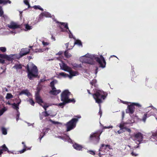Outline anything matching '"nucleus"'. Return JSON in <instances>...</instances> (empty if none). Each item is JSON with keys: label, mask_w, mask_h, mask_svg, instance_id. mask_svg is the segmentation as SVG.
Wrapping results in <instances>:
<instances>
[{"label": "nucleus", "mask_w": 157, "mask_h": 157, "mask_svg": "<svg viewBox=\"0 0 157 157\" xmlns=\"http://www.w3.org/2000/svg\"><path fill=\"white\" fill-rule=\"evenodd\" d=\"M26 69L27 71L28 77L30 80L37 77L38 75V69L37 67L33 63H29Z\"/></svg>", "instance_id": "f257e3e1"}, {"label": "nucleus", "mask_w": 157, "mask_h": 157, "mask_svg": "<svg viewBox=\"0 0 157 157\" xmlns=\"http://www.w3.org/2000/svg\"><path fill=\"white\" fill-rule=\"evenodd\" d=\"M107 95V92L100 90H97L95 93L92 94L96 102L99 104L100 107L101 104L103 102V101L106 98Z\"/></svg>", "instance_id": "f03ea898"}, {"label": "nucleus", "mask_w": 157, "mask_h": 157, "mask_svg": "<svg viewBox=\"0 0 157 157\" xmlns=\"http://www.w3.org/2000/svg\"><path fill=\"white\" fill-rule=\"evenodd\" d=\"M75 117L67 123L66 126L67 131H70L75 127L76 124L78 121V119L81 118V117L80 116H75Z\"/></svg>", "instance_id": "7ed1b4c3"}, {"label": "nucleus", "mask_w": 157, "mask_h": 157, "mask_svg": "<svg viewBox=\"0 0 157 157\" xmlns=\"http://www.w3.org/2000/svg\"><path fill=\"white\" fill-rule=\"evenodd\" d=\"M135 106L138 108L141 107V105L139 103H132V104L128 105L127 109L126 110V113H129L130 114H133L135 111Z\"/></svg>", "instance_id": "20e7f679"}, {"label": "nucleus", "mask_w": 157, "mask_h": 157, "mask_svg": "<svg viewBox=\"0 0 157 157\" xmlns=\"http://www.w3.org/2000/svg\"><path fill=\"white\" fill-rule=\"evenodd\" d=\"M109 149L113 150V148L111 147L110 146L108 145H105L103 144L101 145L99 151H100L99 154V155H103L101 153V152H107L109 151Z\"/></svg>", "instance_id": "39448f33"}, {"label": "nucleus", "mask_w": 157, "mask_h": 157, "mask_svg": "<svg viewBox=\"0 0 157 157\" xmlns=\"http://www.w3.org/2000/svg\"><path fill=\"white\" fill-rule=\"evenodd\" d=\"M70 94V92L68 90H65L63 91L61 94V101L66 102L69 98Z\"/></svg>", "instance_id": "423d86ee"}, {"label": "nucleus", "mask_w": 157, "mask_h": 157, "mask_svg": "<svg viewBox=\"0 0 157 157\" xmlns=\"http://www.w3.org/2000/svg\"><path fill=\"white\" fill-rule=\"evenodd\" d=\"M110 128V126L103 127L102 129L99 130L94 133H93V134L90 135V137H99L100 135L103 131V130L105 129H109Z\"/></svg>", "instance_id": "0eeeda50"}, {"label": "nucleus", "mask_w": 157, "mask_h": 157, "mask_svg": "<svg viewBox=\"0 0 157 157\" xmlns=\"http://www.w3.org/2000/svg\"><path fill=\"white\" fill-rule=\"evenodd\" d=\"M100 57L101 59L98 57H96L95 58V59L99 63L100 67L104 68L105 67L106 64L105 61L102 56H101Z\"/></svg>", "instance_id": "6e6552de"}, {"label": "nucleus", "mask_w": 157, "mask_h": 157, "mask_svg": "<svg viewBox=\"0 0 157 157\" xmlns=\"http://www.w3.org/2000/svg\"><path fill=\"white\" fill-rule=\"evenodd\" d=\"M80 61L82 63H86L90 64H93L92 60L86 56V55L83 56L80 58Z\"/></svg>", "instance_id": "1a4fd4ad"}, {"label": "nucleus", "mask_w": 157, "mask_h": 157, "mask_svg": "<svg viewBox=\"0 0 157 157\" xmlns=\"http://www.w3.org/2000/svg\"><path fill=\"white\" fill-rule=\"evenodd\" d=\"M30 51V49L27 48H23L21 49L19 53L20 57H21L24 56L29 54Z\"/></svg>", "instance_id": "9d476101"}, {"label": "nucleus", "mask_w": 157, "mask_h": 157, "mask_svg": "<svg viewBox=\"0 0 157 157\" xmlns=\"http://www.w3.org/2000/svg\"><path fill=\"white\" fill-rule=\"evenodd\" d=\"M39 90L36 93L35 95V99L37 103L41 105L42 103H43V101L40 97L39 94Z\"/></svg>", "instance_id": "9b49d317"}, {"label": "nucleus", "mask_w": 157, "mask_h": 157, "mask_svg": "<svg viewBox=\"0 0 157 157\" xmlns=\"http://www.w3.org/2000/svg\"><path fill=\"white\" fill-rule=\"evenodd\" d=\"M8 27L10 29H15L20 28L21 26L17 24L16 23L12 21L11 22L10 25H8Z\"/></svg>", "instance_id": "f8f14e48"}, {"label": "nucleus", "mask_w": 157, "mask_h": 157, "mask_svg": "<svg viewBox=\"0 0 157 157\" xmlns=\"http://www.w3.org/2000/svg\"><path fill=\"white\" fill-rule=\"evenodd\" d=\"M60 67L62 69L67 72L69 71V70L71 68L70 67L67 66L66 64L63 63L62 65H60Z\"/></svg>", "instance_id": "ddd939ff"}, {"label": "nucleus", "mask_w": 157, "mask_h": 157, "mask_svg": "<svg viewBox=\"0 0 157 157\" xmlns=\"http://www.w3.org/2000/svg\"><path fill=\"white\" fill-rule=\"evenodd\" d=\"M2 151H7V152L9 153H12V152H10L8 150V148L6 146L5 144H4L3 145L2 147H0V156L2 155V154L3 153Z\"/></svg>", "instance_id": "4468645a"}, {"label": "nucleus", "mask_w": 157, "mask_h": 157, "mask_svg": "<svg viewBox=\"0 0 157 157\" xmlns=\"http://www.w3.org/2000/svg\"><path fill=\"white\" fill-rule=\"evenodd\" d=\"M59 24L61 25H62L64 27L67 29H68L69 32L70 33L69 34V37L70 38H72L73 37V35L71 33L70 31L69 30V28L68 27V24L67 23H65L63 22H60Z\"/></svg>", "instance_id": "2eb2a0df"}, {"label": "nucleus", "mask_w": 157, "mask_h": 157, "mask_svg": "<svg viewBox=\"0 0 157 157\" xmlns=\"http://www.w3.org/2000/svg\"><path fill=\"white\" fill-rule=\"evenodd\" d=\"M68 72L69 73L70 75H68V77L71 78L73 76H75L78 75V72L77 71H74L71 70V69L69 70Z\"/></svg>", "instance_id": "dca6fc26"}, {"label": "nucleus", "mask_w": 157, "mask_h": 157, "mask_svg": "<svg viewBox=\"0 0 157 157\" xmlns=\"http://www.w3.org/2000/svg\"><path fill=\"white\" fill-rule=\"evenodd\" d=\"M14 56V54H10L9 55H6L5 59H6L8 61L12 62L14 59L13 57Z\"/></svg>", "instance_id": "f3484780"}, {"label": "nucleus", "mask_w": 157, "mask_h": 157, "mask_svg": "<svg viewBox=\"0 0 157 157\" xmlns=\"http://www.w3.org/2000/svg\"><path fill=\"white\" fill-rule=\"evenodd\" d=\"M73 146L74 148L78 151H82L83 148L82 146L75 143L73 144Z\"/></svg>", "instance_id": "a211bd4d"}, {"label": "nucleus", "mask_w": 157, "mask_h": 157, "mask_svg": "<svg viewBox=\"0 0 157 157\" xmlns=\"http://www.w3.org/2000/svg\"><path fill=\"white\" fill-rule=\"evenodd\" d=\"M61 92V90H56V88L50 91V93L53 95H57L59 94Z\"/></svg>", "instance_id": "6ab92c4d"}, {"label": "nucleus", "mask_w": 157, "mask_h": 157, "mask_svg": "<svg viewBox=\"0 0 157 157\" xmlns=\"http://www.w3.org/2000/svg\"><path fill=\"white\" fill-rule=\"evenodd\" d=\"M133 140L137 144H139L142 143V138H132Z\"/></svg>", "instance_id": "aec40b11"}, {"label": "nucleus", "mask_w": 157, "mask_h": 157, "mask_svg": "<svg viewBox=\"0 0 157 157\" xmlns=\"http://www.w3.org/2000/svg\"><path fill=\"white\" fill-rule=\"evenodd\" d=\"M22 144L24 145V148L22 150L19 151V152L21 154L23 153L27 150H30L31 147L28 148L27 147H26V145L24 143V142H22Z\"/></svg>", "instance_id": "412c9836"}, {"label": "nucleus", "mask_w": 157, "mask_h": 157, "mask_svg": "<svg viewBox=\"0 0 157 157\" xmlns=\"http://www.w3.org/2000/svg\"><path fill=\"white\" fill-rule=\"evenodd\" d=\"M57 81L55 79L52 81L50 83V86L52 90L55 88V84L57 83Z\"/></svg>", "instance_id": "4be33fe9"}, {"label": "nucleus", "mask_w": 157, "mask_h": 157, "mask_svg": "<svg viewBox=\"0 0 157 157\" xmlns=\"http://www.w3.org/2000/svg\"><path fill=\"white\" fill-rule=\"evenodd\" d=\"M91 141L94 144L98 143L99 141L100 138H91Z\"/></svg>", "instance_id": "5701e85b"}, {"label": "nucleus", "mask_w": 157, "mask_h": 157, "mask_svg": "<svg viewBox=\"0 0 157 157\" xmlns=\"http://www.w3.org/2000/svg\"><path fill=\"white\" fill-rule=\"evenodd\" d=\"M7 3L10 4L11 2L9 0H0V4H3L4 5H6Z\"/></svg>", "instance_id": "b1692460"}, {"label": "nucleus", "mask_w": 157, "mask_h": 157, "mask_svg": "<svg viewBox=\"0 0 157 157\" xmlns=\"http://www.w3.org/2000/svg\"><path fill=\"white\" fill-rule=\"evenodd\" d=\"M11 105H12V108L13 109H16L17 111H18L19 109V106L15 103L12 104Z\"/></svg>", "instance_id": "393cba45"}, {"label": "nucleus", "mask_w": 157, "mask_h": 157, "mask_svg": "<svg viewBox=\"0 0 157 157\" xmlns=\"http://www.w3.org/2000/svg\"><path fill=\"white\" fill-rule=\"evenodd\" d=\"M13 68L16 69H21L22 68V65L21 64H16Z\"/></svg>", "instance_id": "a878e982"}, {"label": "nucleus", "mask_w": 157, "mask_h": 157, "mask_svg": "<svg viewBox=\"0 0 157 157\" xmlns=\"http://www.w3.org/2000/svg\"><path fill=\"white\" fill-rule=\"evenodd\" d=\"M62 139L65 141H67L68 143L74 144L72 140L70 138H62Z\"/></svg>", "instance_id": "bb28decb"}, {"label": "nucleus", "mask_w": 157, "mask_h": 157, "mask_svg": "<svg viewBox=\"0 0 157 157\" xmlns=\"http://www.w3.org/2000/svg\"><path fill=\"white\" fill-rule=\"evenodd\" d=\"M134 137H143V136L141 132H138L135 135Z\"/></svg>", "instance_id": "cd10ccee"}, {"label": "nucleus", "mask_w": 157, "mask_h": 157, "mask_svg": "<svg viewBox=\"0 0 157 157\" xmlns=\"http://www.w3.org/2000/svg\"><path fill=\"white\" fill-rule=\"evenodd\" d=\"M77 44L79 46H81L82 47V45L81 41L79 40H76L75 42L74 43V45Z\"/></svg>", "instance_id": "c85d7f7f"}, {"label": "nucleus", "mask_w": 157, "mask_h": 157, "mask_svg": "<svg viewBox=\"0 0 157 157\" xmlns=\"http://www.w3.org/2000/svg\"><path fill=\"white\" fill-rule=\"evenodd\" d=\"M13 98V96L10 93H7L6 97V98L7 99H10Z\"/></svg>", "instance_id": "c756f323"}, {"label": "nucleus", "mask_w": 157, "mask_h": 157, "mask_svg": "<svg viewBox=\"0 0 157 157\" xmlns=\"http://www.w3.org/2000/svg\"><path fill=\"white\" fill-rule=\"evenodd\" d=\"M33 8H34L35 10H40L41 11H43V9L42 8L40 7L39 5L34 6L32 7Z\"/></svg>", "instance_id": "7c9ffc66"}, {"label": "nucleus", "mask_w": 157, "mask_h": 157, "mask_svg": "<svg viewBox=\"0 0 157 157\" xmlns=\"http://www.w3.org/2000/svg\"><path fill=\"white\" fill-rule=\"evenodd\" d=\"M64 55L66 57L68 58H70L71 56V55L69 54L67 51H66L64 52Z\"/></svg>", "instance_id": "2f4dec72"}, {"label": "nucleus", "mask_w": 157, "mask_h": 157, "mask_svg": "<svg viewBox=\"0 0 157 157\" xmlns=\"http://www.w3.org/2000/svg\"><path fill=\"white\" fill-rule=\"evenodd\" d=\"M29 93L28 91L27 90H23L20 93V94L21 95L22 94H25L27 95H28Z\"/></svg>", "instance_id": "473e14b6"}, {"label": "nucleus", "mask_w": 157, "mask_h": 157, "mask_svg": "<svg viewBox=\"0 0 157 157\" xmlns=\"http://www.w3.org/2000/svg\"><path fill=\"white\" fill-rule=\"evenodd\" d=\"M63 102L62 103H59L58 104V106H60L62 108H63V106L67 103L65 101H62Z\"/></svg>", "instance_id": "72a5a7b5"}, {"label": "nucleus", "mask_w": 157, "mask_h": 157, "mask_svg": "<svg viewBox=\"0 0 157 157\" xmlns=\"http://www.w3.org/2000/svg\"><path fill=\"white\" fill-rule=\"evenodd\" d=\"M44 51V49L42 48L36 49L35 50V52H43Z\"/></svg>", "instance_id": "f704fd0d"}, {"label": "nucleus", "mask_w": 157, "mask_h": 157, "mask_svg": "<svg viewBox=\"0 0 157 157\" xmlns=\"http://www.w3.org/2000/svg\"><path fill=\"white\" fill-rule=\"evenodd\" d=\"M72 102L73 103H75V100L74 98L70 99L68 98L67 100L66 101L67 103H68Z\"/></svg>", "instance_id": "c9c22d12"}, {"label": "nucleus", "mask_w": 157, "mask_h": 157, "mask_svg": "<svg viewBox=\"0 0 157 157\" xmlns=\"http://www.w3.org/2000/svg\"><path fill=\"white\" fill-rule=\"evenodd\" d=\"M59 75L64 77H68V75L64 72H61L59 73Z\"/></svg>", "instance_id": "e433bc0d"}, {"label": "nucleus", "mask_w": 157, "mask_h": 157, "mask_svg": "<svg viewBox=\"0 0 157 157\" xmlns=\"http://www.w3.org/2000/svg\"><path fill=\"white\" fill-rule=\"evenodd\" d=\"M2 133L4 135H6L7 134V131L6 129L4 128H2Z\"/></svg>", "instance_id": "4c0bfd02"}, {"label": "nucleus", "mask_w": 157, "mask_h": 157, "mask_svg": "<svg viewBox=\"0 0 157 157\" xmlns=\"http://www.w3.org/2000/svg\"><path fill=\"white\" fill-rule=\"evenodd\" d=\"M6 110V109L4 107L2 109L0 110V116H1L4 113Z\"/></svg>", "instance_id": "58836bf2"}, {"label": "nucleus", "mask_w": 157, "mask_h": 157, "mask_svg": "<svg viewBox=\"0 0 157 157\" xmlns=\"http://www.w3.org/2000/svg\"><path fill=\"white\" fill-rule=\"evenodd\" d=\"M125 124L124 123H121L119 125V127L121 130H122L125 128V127H124Z\"/></svg>", "instance_id": "ea45409f"}, {"label": "nucleus", "mask_w": 157, "mask_h": 157, "mask_svg": "<svg viewBox=\"0 0 157 157\" xmlns=\"http://www.w3.org/2000/svg\"><path fill=\"white\" fill-rule=\"evenodd\" d=\"M147 117H148V116H147V113L145 114L143 117L142 118L143 121L144 122H145L146 121V119Z\"/></svg>", "instance_id": "a19ab883"}, {"label": "nucleus", "mask_w": 157, "mask_h": 157, "mask_svg": "<svg viewBox=\"0 0 157 157\" xmlns=\"http://www.w3.org/2000/svg\"><path fill=\"white\" fill-rule=\"evenodd\" d=\"M25 28L27 30H30L32 29V26H29L28 24H26L25 25Z\"/></svg>", "instance_id": "79ce46f5"}, {"label": "nucleus", "mask_w": 157, "mask_h": 157, "mask_svg": "<svg viewBox=\"0 0 157 157\" xmlns=\"http://www.w3.org/2000/svg\"><path fill=\"white\" fill-rule=\"evenodd\" d=\"M24 2L25 5L28 6V8H30L31 7L29 2L27 0H24Z\"/></svg>", "instance_id": "37998d69"}, {"label": "nucleus", "mask_w": 157, "mask_h": 157, "mask_svg": "<svg viewBox=\"0 0 157 157\" xmlns=\"http://www.w3.org/2000/svg\"><path fill=\"white\" fill-rule=\"evenodd\" d=\"M6 48L5 47H0V51L2 52H5L6 51Z\"/></svg>", "instance_id": "c03bdc74"}, {"label": "nucleus", "mask_w": 157, "mask_h": 157, "mask_svg": "<svg viewBox=\"0 0 157 157\" xmlns=\"http://www.w3.org/2000/svg\"><path fill=\"white\" fill-rule=\"evenodd\" d=\"M42 113L43 115L45 117H48L49 115V114H48L47 113V112L46 111H45V112H43Z\"/></svg>", "instance_id": "a18cd8bd"}, {"label": "nucleus", "mask_w": 157, "mask_h": 157, "mask_svg": "<svg viewBox=\"0 0 157 157\" xmlns=\"http://www.w3.org/2000/svg\"><path fill=\"white\" fill-rule=\"evenodd\" d=\"M40 105L44 108L45 111H46L47 108L48 107V106L47 105V104L46 103H45L44 105L41 104Z\"/></svg>", "instance_id": "49530a36"}, {"label": "nucleus", "mask_w": 157, "mask_h": 157, "mask_svg": "<svg viewBox=\"0 0 157 157\" xmlns=\"http://www.w3.org/2000/svg\"><path fill=\"white\" fill-rule=\"evenodd\" d=\"M87 152L93 155H94L95 154V151L93 150L88 151Z\"/></svg>", "instance_id": "de8ad7c7"}, {"label": "nucleus", "mask_w": 157, "mask_h": 157, "mask_svg": "<svg viewBox=\"0 0 157 157\" xmlns=\"http://www.w3.org/2000/svg\"><path fill=\"white\" fill-rule=\"evenodd\" d=\"M29 102L33 106L34 105L35 102L33 99H30L29 100Z\"/></svg>", "instance_id": "09e8293b"}, {"label": "nucleus", "mask_w": 157, "mask_h": 157, "mask_svg": "<svg viewBox=\"0 0 157 157\" xmlns=\"http://www.w3.org/2000/svg\"><path fill=\"white\" fill-rule=\"evenodd\" d=\"M45 130L44 129L43 130V132L41 133L40 134V136H41L40 137H43L44 136V135L45 134V132L44 131Z\"/></svg>", "instance_id": "8fccbe9b"}, {"label": "nucleus", "mask_w": 157, "mask_h": 157, "mask_svg": "<svg viewBox=\"0 0 157 157\" xmlns=\"http://www.w3.org/2000/svg\"><path fill=\"white\" fill-rule=\"evenodd\" d=\"M3 14V12L2 10V7L0 6V16L1 17Z\"/></svg>", "instance_id": "3c124183"}, {"label": "nucleus", "mask_w": 157, "mask_h": 157, "mask_svg": "<svg viewBox=\"0 0 157 157\" xmlns=\"http://www.w3.org/2000/svg\"><path fill=\"white\" fill-rule=\"evenodd\" d=\"M96 82V80L95 79H94V80H92V81L90 82V84L92 86H93L95 84V83Z\"/></svg>", "instance_id": "603ef678"}, {"label": "nucleus", "mask_w": 157, "mask_h": 157, "mask_svg": "<svg viewBox=\"0 0 157 157\" xmlns=\"http://www.w3.org/2000/svg\"><path fill=\"white\" fill-rule=\"evenodd\" d=\"M6 55V54H0V58L2 59H5Z\"/></svg>", "instance_id": "864d4df0"}, {"label": "nucleus", "mask_w": 157, "mask_h": 157, "mask_svg": "<svg viewBox=\"0 0 157 157\" xmlns=\"http://www.w3.org/2000/svg\"><path fill=\"white\" fill-rule=\"evenodd\" d=\"M126 131H127L128 132H131V130L130 128H129L126 127H125V128Z\"/></svg>", "instance_id": "5fc2aeb1"}, {"label": "nucleus", "mask_w": 157, "mask_h": 157, "mask_svg": "<svg viewBox=\"0 0 157 157\" xmlns=\"http://www.w3.org/2000/svg\"><path fill=\"white\" fill-rule=\"evenodd\" d=\"M5 63V61L4 59H0V63H1L2 64H4Z\"/></svg>", "instance_id": "6e6d98bb"}, {"label": "nucleus", "mask_w": 157, "mask_h": 157, "mask_svg": "<svg viewBox=\"0 0 157 157\" xmlns=\"http://www.w3.org/2000/svg\"><path fill=\"white\" fill-rule=\"evenodd\" d=\"M42 43L43 45L44 46H46L48 44V42H44V41L42 42Z\"/></svg>", "instance_id": "4d7b16f0"}, {"label": "nucleus", "mask_w": 157, "mask_h": 157, "mask_svg": "<svg viewBox=\"0 0 157 157\" xmlns=\"http://www.w3.org/2000/svg\"><path fill=\"white\" fill-rule=\"evenodd\" d=\"M63 52L62 51H59L56 54V55H60L63 54Z\"/></svg>", "instance_id": "13d9d810"}, {"label": "nucleus", "mask_w": 157, "mask_h": 157, "mask_svg": "<svg viewBox=\"0 0 157 157\" xmlns=\"http://www.w3.org/2000/svg\"><path fill=\"white\" fill-rule=\"evenodd\" d=\"M131 154L132 156H136L138 155V154L134 153L133 152L131 153Z\"/></svg>", "instance_id": "bf43d9fd"}, {"label": "nucleus", "mask_w": 157, "mask_h": 157, "mask_svg": "<svg viewBox=\"0 0 157 157\" xmlns=\"http://www.w3.org/2000/svg\"><path fill=\"white\" fill-rule=\"evenodd\" d=\"M46 81V80L44 79H40V82H45Z\"/></svg>", "instance_id": "052dcab7"}, {"label": "nucleus", "mask_w": 157, "mask_h": 157, "mask_svg": "<svg viewBox=\"0 0 157 157\" xmlns=\"http://www.w3.org/2000/svg\"><path fill=\"white\" fill-rule=\"evenodd\" d=\"M19 114H17L16 116V120H17V121H18V118H19Z\"/></svg>", "instance_id": "680f3d73"}, {"label": "nucleus", "mask_w": 157, "mask_h": 157, "mask_svg": "<svg viewBox=\"0 0 157 157\" xmlns=\"http://www.w3.org/2000/svg\"><path fill=\"white\" fill-rule=\"evenodd\" d=\"M124 112L123 111L122 113V118H123L124 117Z\"/></svg>", "instance_id": "e2e57ef3"}, {"label": "nucleus", "mask_w": 157, "mask_h": 157, "mask_svg": "<svg viewBox=\"0 0 157 157\" xmlns=\"http://www.w3.org/2000/svg\"><path fill=\"white\" fill-rule=\"evenodd\" d=\"M87 92H88V93H89V94H91V95H92V94H91V93L90 92V91L89 90H87Z\"/></svg>", "instance_id": "0e129e2a"}, {"label": "nucleus", "mask_w": 157, "mask_h": 157, "mask_svg": "<svg viewBox=\"0 0 157 157\" xmlns=\"http://www.w3.org/2000/svg\"><path fill=\"white\" fill-rule=\"evenodd\" d=\"M65 45L67 47V48L69 45V43H67L66 44H65Z\"/></svg>", "instance_id": "69168bd1"}, {"label": "nucleus", "mask_w": 157, "mask_h": 157, "mask_svg": "<svg viewBox=\"0 0 157 157\" xmlns=\"http://www.w3.org/2000/svg\"><path fill=\"white\" fill-rule=\"evenodd\" d=\"M11 104H12L10 103L9 101H8L6 103V104H8L10 105H11Z\"/></svg>", "instance_id": "338daca9"}, {"label": "nucleus", "mask_w": 157, "mask_h": 157, "mask_svg": "<svg viewBox=\"0 0 157 157\" xmlns=\"http://www.w3.org/2000/svg\"><path fill=\"white\" fill-rule=\"evenodd\" d=\"M20 103H21V101L20 102L17 103L16 104H17L19 106V105Z\"/></svg>", "instance_id": "774afa93"}]
</instances>
